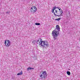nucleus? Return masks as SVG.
Returning <instances> with one entry per match:
<instances>
[{"mask_svg": "<svg viewBox=\"0 0 80 80\" xmlns=\"http://www.w3.org/2000/svg\"><path fill=\"white\" fill-rule=\"evenodd\" d=\"M42 43H43V44H42L41 46L43 48H46V47H47L48 46V44L46 43V41H43Z\"/></svg>", "mask_w": 80, "mask_h": 80, "instance_id": "obj_6", "label": "nucleus"}, {"mask_svg": "<svg viewBox=\"0 0 80 80\" xmlns=\"http://www.w3.org/2000/svg\"><path fill=\"white\" fill-rule=\"evenodd\" d=\"M67 73L68 74V75H70V71H68L67 72Z\"/></svg>", "mask_w": 80, "mask_h": 80, "instance_id": "obj_9", "label": "nucleus"}, {"mask_svg": "<svg viewBox=\"0 0 80 80\" xmlns=\"http://www.w3.org/2000/svg\"><path fill=\"white\" fill-rule=\"evenodd\" d=\"M43 41H42V39L41 38H39L37 41V44H39V45H42Z\"/></svg>", "mask_w": 80, "mask_h": 80, "instance_id": "obj_3", "label": "nucleus"}, {"mask_svg": "<svg viewBox=\"0 0 80 80\" xmlns=\"http://www.w3.org/2000/svg\"><path fill=\"white\" fill-rule=\"evenodd\" d=\"M42 74L40 76V77H42L43 76L44 78H46L47 77V72L46 71H42Z\"/></svg>", "mask_w": 80, "mask_h": 80, "instance_id": "obj_5", "label": "nucleus"}, {"mask_svg": "<svg viewBox=\"0 0 80 80\" xmlns=\"http://www.w3.org/2000/svg\"><path fill=\"white\" fill-rule=\"evenodd\" d=\"M58 9H59V10L60 11L61 10V8H58Z\"/></svg>", "mask_w": 80, "mask_h": 80, "instance_id": "obj_15", "label": "nucleus"}, {"mask_svg": "<svg viewBox=\"0 0 80 80\" xmlns=\"http://www.w3.org/2000/svg\"><path fill=\"white\" fill-rule=\"evenodd\" d=\"M56 8H55V7H53V10H55V9Z\"/></svg>", "mask_w": 80, "mask_h": 80, "instance_id": "obj_12", "label": "nucleus"}, {"mask_svg": "<svg viewBox=\"0 0 80 80\" xmlns=\"http://www.w3.org/2000/svg\"><path fill=\"white\" fill-rule=\"evenodd\" d=\"M41 78H43V77H42Z\"/></svg>", "mask_w": 80, "mask_h": 80, "instance_id": "obj_22", "label": "nucleus"}, {"mask_svg": "<svg viewBox=\"0 0 80 80\" xmlns=\"http://www.w3.org/2000/svg\"><path fill=\"white\" fill-rule=\"evenodd\" d=\"M35 24L36 25H40V23H35Z\"/></svg>", "mask_w": 80, "mask_h": 80, "instance_id": "obj_11", "label": "nucleus"}, {"mask_svg": "<svg viewBox=\"0 0 80 80\" xmlns=\"http://www.w3.org/2000/svg\"><path fill=\"white\" fill-rule=\"evenodd\" d=\"M57 16H58V17H61V15H57Z\"/></svg>", "mask_w": 80, "mask_h": 80, "instance_id": "obj_18", "label": "nucleus"}, {"mask_svg": "<svg viewBox=\"0 0 80 80\" xmlns=\"http://www.w3.org/2000/svg\"><path fill=\"white\" fill-rule=\"evenodd\" d=\"M35 40L34 41L32 42V43H35Z\"/></svg>", "mask_w": 80, "mask_h": 80, "instance_id": "obj_21", "label": "nucleus"}, {"mask_svg": "<svg viewBox=\"0 0 80 80\" xmlns=\"http://www.w3.org/2000/svg\"><path fill=\"white\" fill-rule=\"evenodd\" d=\"M52 13H54V10H53V9H52Z\"/></svg>", "mask_w": 80, "mask_h": 80, "instance_id": "obj_16", "label": "nucleus"}, {"mask_svg": "<svg viewBox=\"0 0 80 80\" xmlns=\"http://www.w3.org/2000/svg\"><path fill=\"white\" fill-rule=\"evenodd\" d=\"M4 44L6 47H10L11 45V42L8 40H6L5 41Z\"/></svg>", "mask_w": 80, "mask_h": 80, "instance_id": "obj_2", "label": "nucleus"}, {"mask_svg": "<svg viewBox=\"0 0 80 80\" xmlns=\"http://www.w3.org/2000/svg\"><path fill=\"white\" fill-rule=\"evenodd\" d=\"M68 15H70V12L68 11Z\"/></svg>", "mask_w": 80, "mask_h": 80, "instance_id": "obj_20", "label": "nucleus"}, {"mask_svg": "<svg viewBox=\"0 0 80 80\" xmlns=\"http://www.w3.org/2000/svg\"><path fill=\"white\" fill-rule=\"evenodd\" d=\"M60 27L59 25H57L56 26V28L54 30L52 33V36L53 37L54 40H55L57 39L58 35H59V32H60Z\"/></svg>", "mask_w": 80, "mask_h": 80, "instance_id": "obj_1", "label": "nucleus"}, {"mask_svg": "<svg viewBox=\"0 0 80 80\" xmlns=\"http://www.w3.org/2000/svg\"><path fill=\"white\" fill-rule=\"evenodd\" d=\"M60 19H61V18H59L55 19V20H57V21H59V20H60Z\"/></svg>", "mask_w": 80, "mask_h": 80, "instance_id": "obj_10", "label": "nucleus"}, {"mask_svg": "<svg viewBox=\"0 0 80 80\" xmlns=\"http://www.w3.org/2000/svg\"><path fill=\"white\" fill-rule=\"evenodd\" d=\"M29 70H34V68L29 67L27 68V70L28 71Z\"/></svg>", "mask_w": 80, "mask_h": 80, "instance_id": "obj_7", "label": "nucleus"}, {"mask_svg": "<svg viewBox=\"0 0 80 80\" xmlns=\"http://www.w3.org/2000/svg\"><path fill=\"white\" fill-rule=\"evenodd\" d=\"M60 13H61V11H60Z\"/></svg>", "mask_w": 80, "mask_h": 80, "instance_id": "obj_23", "label": "nucleus"}, {"mask_svg": "<svg viewBox=\"0 0 80 80\" xmlns=\"http://www.w3.org/2000/svg\"><path fill=\"white\" fill-rule=\"evenodd\" d=\"M22 74H23V72H22V71H21V72L17 74V75H22Z\"/></svg>", "mask_w": 80, "mask_h": 80, "instance_id": "obj_8", "label": "nucleus"}, {"mask_svg": "<svg viewBox=\"0 0 80 80\" xmlns=\"http://www.w3.org/2000/svg\"><path fill=\"white\" fill-rule=\"evenodd\" d=\"M55 11H55V13H57V10H56Z\"/></svg>", "mask_w": 80, "mask_h": 80, "instance_id": "obj_19", "label": "nucleus"}, {"mask_svg": "<svg viewBox=\"0 0 80 80\" xmlns=\"http://www.w3.org/2000/svg\"><path fill=\"white\" fill-rule=\"evenodd\" d=\"M55 8H57V7H56V6H55Z\"/></svg>", "mask_w": 80, "mask_h": 80, "instance_id": "obj_24", "label": "nucleus"}, {"mask_svg": "<svg viewBox=\"0 0 80 80\" xmlns=\"http://www.w3.org/2000/svg\"><path fill=\"white\" fill-rule=\"evenodd\" d=\"M62 13L60 14V15L61 16H63V15L62 14V13H63V12H62Z\"/></svg>", "mask_w": 80, "mask_h": 80, "instance_id": "obj_13", "label": "nucleus"}, {"mask_svg": "<svg viewBox=\"0 0 80 80\" xmlns=\"http://www.w3.org/2000/svg\"><path fill=\"white\" fill-rule=\"evenodd\" d=\"M6 13H7L8 14H9V13H10V12H6Z\"/></svg>", "mask_w": 80, "mask_h": 80, "instance_id": "obj_17", "label": "nucleus"}, {"mask_svg": "<svg viewBox=\"0 0 80 80\" xmlns=\"http://www.w3.org/2000/svg\"><path fill=\"white\" fill-rule=\"evenodd\" d=\"M30 10L31 12L35 13V12H36V11L37 10V7L35 6H33L31 8Z\"/></svg>", "mask_w": 80, "mask_h": 80, "instance_id": "obj_4", "label": "nucleus"}, {"mask_svg": "<svg viewBox=\"0 0 80 80\" xmlns=\"http://www.w3.org/2000/svg\"><path fill=\"white\" fill-rule=\"evenodd\" d=\"M53 13V14H54V15H55V16L56 17V16H57V15L56 14H55V12H54Z\"/></svg>", "mask_w": 80, "mask_h": 80, "instance_id": "obj_14", "label": "nucleus"}]
</instances>
